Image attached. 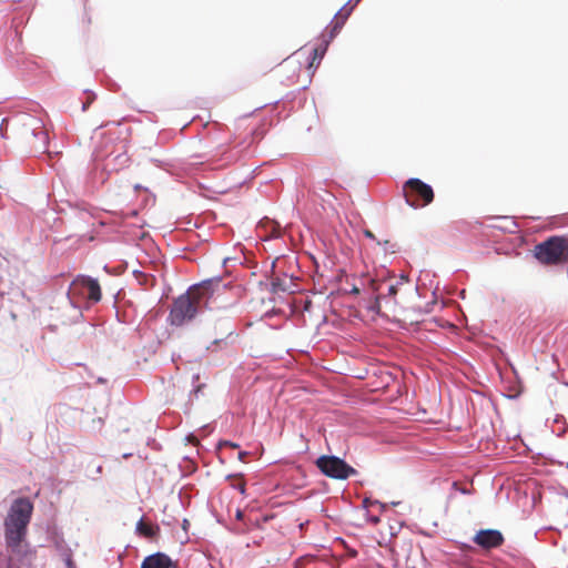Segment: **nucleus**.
<instances>
[{"mask_svg":"<svg viewBox=\"0 0 568 568\" xmlns=\"http://www.w3.org/2000/svg\"><path fill=\"white\" fill-rule=\"evenodd\" d=\"M313 54L314 55H313L312 61L310 62V68H312L315 64L317 59H318V62H317V64H318L320 60L322 59V55H323V53L322 54L318 53V49H314Z\"/></svg>","mask_w":568,"mask_h":568,"instance_id":"nucleus-20","label":"nucleus"},{"mask_svg":"<svg viewBox=\"0 0 568 568\" xmlns=\"http://www.w3.org/2000/svg\"><path fill=\"white\" fill-rule=\"evenodd\" d=\"M226 344H227V343H226V341H225V339H215V341H213V342L211 343V345H210V346H207L206 348H207L209 351H214L213 346H220V347H222V346H226Z\"/></svg>","mask_w":568,"mask_h":568,"instance_id":"nucleus-19","label":"nucleus"},{"mask_svg":"<svg viewBox=\"0 0 568 568\" xmlns=\"http://www.w3.org/2000/svg\"><path fill=\"white\" fill-rule=\"evenodd\" d=\"M219 281H203L191 286L186 293L176 297L171 306L168 321L173 326H182L191 322L205 307L213 308L216 300L214 286Z\"/></svg>","mask_w":568,"mask_h":568,"instance_id":"nucleus-1","label":"nucleus"},{"mask_svg":"<svg viewBox=\"0 0 568 568\" xmlns=\"http://www.w3.org/2000/svg\"><path fill=\"white\" fill-rule=\"evenodd\" d=\"M95 100V94L92 92L87 93V101L83 102L82 110L85 111L89 105Z\"/></svg>","mask_w":568,"mask_h":568,"instance_id":"nucleus-18","label":"nucleus"},{"mask_svg":"<svg viewBox=\"0 0 568 568\" xmlns=\"http://www.w3.org/2000/svg\"><path fill=\"white\" fill-rule=\"evenodd\" d=\"M361 0H349L334 17L329 24V39L332 40L344 27L346 20L351 16L353 9Z\"/></svg>","mask_w":568,"mask_h":568,"instance_id":"nucleus-9","label":"nucleus"},{"mask_svg":"<svg viewBox=\"0 0 568 568\" xmlns=\"http://www.w3.org/2000/svg\"><path fill=\"white\" fill-rule=\"evenodd\" d=\"M403 195L406 203L415 209L424 207L434 200L432 186L416 178L409 179L404 183Z\"/></svg>","mask_w":568,"mask_h":568,"instance_id":"nucleus-4","label":"nucleus"},{"mask_svg":"<svg viewBox=\"0 0 568 568\" xmlns=\"http://www.w3.org/2000/svg\"><path fill=\"white\" fill-rule=\"evenodd\" d=\"M32 513L33 504L29 498L16 499L4 519V539L16 544L20 538H26Z\"/></svg>","mask_w":568,"mask_h":568,"instance_id":"nucleus-2","label":"nucleus"},{"mask_svg":"<svg viewBox=\"0 0 568 568\" xmlns=\"http://www.w3.org/2000/svg\"><path fill=\"white\" fill-rule=\"evenodd\" d=\"M474 542L481 548L489 550L500 547L505 538L499 530L496 529H481L473 538Z\"/></svg>","mask_w":568,"mask_h":568,"instance_id":"nucleus-7","label":"nucleus"},{"mask_svg":"<svg viewBox=\"0 0 568 568\" xmlns=\"http://www.w3.org/2000/svg\"><path fill=\"white\" fill-rule=\"evenodd\" d=\"M368 284L373 292H378L384 284H386V281H376L374 278L368 280Z\"/></svg>","mask_w":568,"mask_h":568,"instance_id":"nucleus-17","label":"nucleus"},{"mask_svg":"<svg viewBox=\"0 0 568 568\" xmlns=\"http://www.w3.org/2000/svg\"><path fill=\"white\" fill-rule=\"evenodd\" d=\"M64 562H65L67 568H75V564L72 560L71 555H67Z\"/></svg>","mask_w":568,"mask_h":568,"instance_id":"nucleus-23","label":"nucleus"},{"mask_svg":"<svg viewBox=\"0 0 568 568\" xmlns=\"http://www.w3.org/2000/svg\"><path fill=\"white\" fill-rule=\"evenodd\" d=\"M387 292L389 296H395L397 294V284L390 283L387 286Z\"/></svg>","mask_w":568,"mask_h":568,"instance_id":"nucleus-21","label":"nucleus"},{"mask_svg":"<svg viewBox=\"0 0 568 568\" xmlns=\"http://www.w3.org/2000/svg\"><path fill=\"white\" fill-rule=\"evenodd\" d=\"M233 487L237 488L242 494L245 491V483L239 478L235 484H233Z\"/></svg>","mask_w":568,"mask_h":568,"instance_id":"nucleus-22","label":"nucleus"},{"mask_svg":"<svg viewBox=\"0 0 568 568\" xmlns=\"http://www.w3.org/2000/svg\"><path fill=\"white\" fill-rule=\"evenodd\" d=\"M235 156L230 153L229 146L219 145L211 151L210 161L225 160L226 163L235 161Z\"/></svg>","mask_w":568,"mask_h":568,"instance_id":"nucleus-13","label":"nucleus"},{"mask_svg":"<svg viewBox=\"0 0 568 568\" xmlns=\"http://www.w3.org/2000/svg\"><path fill=\"white\" fill-rule=\"evenodd\" d=\"M400 280L408 281L407 276H400Z\"/></svg>","mask_w":568,"mask_h":568,"instance_id":"nucleus-31","label":"nucleus"},{"mask_svg":"<svg viewBox=\"0 0 568 568\" xmlns=\"http://www.w3.org/2000/svg\"><path fill=\"white\" fill-rule=\"evenodd\" d=\"M236 519L241 520L243 518V511L236 510Z\"/></svg>","mask_w":568,"mask_h":568,"instance_id":"nucleus-28","label":"nucleus"},{"mask_svg":"<svg viewBox=\"0 0 568 568\" xmlns=\"http://www.w3.org/2000/svg\"><path fill=\"white\" fill-rule=\"evenodd\" d=\"M351 293L353 294H359V288L357 286H353Z\"/></svg>","mask_w":568,"mask_h":568,"instance_id":"nucleus-30","label":"nucleus"},{"mask_svg":"<svg viewBox=\"0 0 568 568\" xmlns=\"http://www.w3.org/2000/svg\"><path fill=\"white\" fill-rule=\"evenodd\" d=\"M365 235L369 239H375L374 234L371 231H365Z\"/></svg>","mask_w":568,"mask_h":568,"instance_id":"nucleus-29","label":"nucleus"},{"mask_svg":"<svg viewBox=\"0 0 568 568\" xmlns=\"http://www.w3.org/2000/svg\"><path fill=\"white\" fill-rule=\"evenodd\" d=\"M285 69L292 71L295 75H297L300 69H301V63L300 62H295V61H285L284 65H283Z\"/></svg>","mask_w":568,"mask_h":568,"instance_id":"nucleus-16","label":"nucleus"},{"mask_svg":"<svg viewBox=\"0 0 568 568\" xmlns=\"http://www.w3.org/2000/svg\"><path fill=\"white\" fill-rule=\"evenodd\" d=\"M189 525H190L189 520H187V519H184V520H183V524H182V527H183V529H184L185 531L187 530Z\"/></svg>","mask_w":568,"mask_h":568,"instance_id":"nucleus-25","label":"nucleus"},{"mask_svg":"<svg viewBox=\"0 0 568 568\" xmlns=\"http://www.w3.org/2000/svg\"><path fill=\"white\" fill-rule=\"evenodd\" d=\"M7 548L10 550L13 558H17L21 562L31 565L36 558V550L27 542L26 538H20L16 544L6 540Z\"/></svg>","mask_w":568,"mask_h":568,"instance_id":"nucleus-8","label":"nucleus"},{"mask_svg":"<svg viewBox=\"0 0 568 568\" xmlns=\"http://www.w3.org/2000/svg\"><path fill=\"white\" fill-rule=\"evenodd\" d=\"M315 464L325 476L333 479L344 480L357 473L355 468L336 456L323 455L316 459Z\"/></svg>","mask_w":568,"mask_h":568,"instance_id":"nucleus-5","label":"nucleus"},{"mask_svg":"<svg viewBox=\"0 0 568 568\" xmlns=\"http://www.w3.org/2000/svg\"><path fill=\"white\" fill-rule=\"evenodd\" d=\"M32 131L36 138H39L42 141V148L44 149L48 143V132L43 129L40 120H32Z\"/></svg>","mask_w":568,"mask_h":568,"instance_id":"nucleus-14","label":"nucleus"},{"mask_svg":"<svg viewBox=\"0 0 568 568\" xmlns=\"http://www.w3.org/2000/svg\"><path fill=\"white\" fill-rule=\"evenodd\" d=\"M534 257L545 266H558L568 262V237L554 235L535 245Z\"/></svg>","mask_w":568,"mask_h":568,"instance_id":"nucleus-3","label":"nucleus"},{"mask_svg":"<svg viewBox=\"0 0 568 568\" xmlns=\"http://www.w3.org/2000/svg\"><path fill=\"white\" fill-rule=\"evenodd\" d=\"M272 284H273V286H274V290H282V291H284V290H285V288H283V287H282L278 283H276V282H273Z\"/></svg>","mask_w":568,"mask_h":568,"instance_id":"nucleus-26","label":"nucleus"},{"mask_svg":"<svg viewBox=\"0 0 568 568\" xmlns=\"http://www.w3.org/2000/svg\"><path fill=\"white\" fill-rule=\"evenodd\" d=\"M138 281L144 285V286H154L155 285V277L153 275L144 274V273H138L136 274Z\"/></svg>","mask_w":568,"mask_h":568,"instance_id":"nucleus-15","label":"nucleus"},{"mask_svg":"<svg viewBox=\"0 0 568 568\" xmlns=\"http://www.w3.org/2000/svg\"><path fill=\"white\" fill-rule=\"evenodd\" d=\"M361 0H349L334 17L329 24V39L332 40L344 27L346 20L351 16L353 9Z\"/></svg>","mask_w":568,"mask_h":568,"instance_id":"nucleus-10","label":"nucleus"},{"mask_svg":"<svg viewBox=\"0 0 568 568\" xmlns=\"http://www.w3.org/2000/svg\"><path fill=\"white\" fill-rule=\"evenodd\" d=\"M172 559L163 554L156 552L144 558L141 568H172Z\"/></svg>","mask_w":568,"mask_h":568,"instance_id":"nucleus-11","label":"nucleus"},{"mask_svg":"<svg viewBox=\"0 0 568 568\" xmlns=\"http://www.w3.org/2000/svg\"><path fill=\"white\" fill-rule=\"evenodd\" d=\"M223 445H225V446H230L231 448H234V449H235V448H239V445H237V444H235V443H232V442H224V444H223Z\"/></svg>","mask_w":568,"mask_h":568,"instance_id":"nucleus-24","label":"nucleus"},{"mask_svg":"<svg viewBox=\"0 0 568 568\" xmlns=\"http://www.w3.org/2000/svg\"><path fill=\"white\" fill-rule=\"evenodd\" d=\"M136 530L143 537L152 539L158 536L160 528L158 525H152L143 519H140L136 525Z\"/></svg>","mask_w":568,"mask_h":568,"instance_id":"nucleus-12","label":"nucleus"},{"mask_svg":"<svg viewBox=\"0 0 568 568\" xmlns=\"http://www.w3.org/2000/svg\"><path fill=\"white\" fill-rule=\"evenodd\" d=\"M69 295L71 298L80 297L92 303H98L101 301L102 292L97 280L85 275H80L72 281L69 288Z\"/></svg>","mask_w":568,"mask_h":568,"instance_id":"nucleus-6","label":"nucleus"},{"mask_svg":"<svg viewBox=\"0 0 568 568\" xmlns=\"http://www.w3.org/2000/svg\"><path fill=\"white\" fill-rule=\"evenodd\" d=\"M246 455H247V453H246V452H240V454H239V458H240V460H242V462H243Z\"/></svg>","mask_w":568,"mask_h":568,"instance_id":"nucleus-27","label":"nucleus"}]
</instances>
